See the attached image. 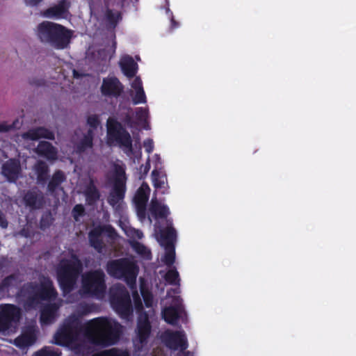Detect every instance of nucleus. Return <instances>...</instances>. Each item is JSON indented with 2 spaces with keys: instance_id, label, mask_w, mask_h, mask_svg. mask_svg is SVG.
Returning <instances> with one entry per match:
<instances>
[{
  "instance_id": "1",
  "label": "nucleus",
  "mask_w": 356,
  "mask_h": 356,
  "mask_svg": "<svg viewBox=\"0 0 356 356\" xmlns=\"http://www.w3.org/2000/svg\"><path fill=\"white\" fill-rule=\"evenodd\" d=\"M121 325L111 318L99 317L83 324L73 314L66 318L54 335V343L67 347L77 356H130L126 350L113 348L91 355L94 346L106 347L119 339Z\"/></svg>"
},
{
  "instance_id": "2",
  "label": "nucleus",
  "mask_w": 356,
  "mask_h": 356,
  "mask_svg": "<svg viewBox=\"0 0 356 356\" xmlns=\"http://www.w3.org/2000/svg\"><path fill=\"white\" fill-rule=\"evenodd\" d=\"M58 293L49 278H44L41 284L36 283L25 284L19 292L18 298L27 308L38 306L42 301H48L41 310L40 322L42 324L49 325L58 317V310L63 300H57Z\"/></svg>"
},
{
  "instance_id": "3",
  "label": "nucleus",
  "mask_w": 356,
  "mask_h": 356,
  "mask_svg": "<svg viewBox=\"0 0 356 356\" xmlns=\"http://www.w3.org/2000/svg\"><path fill=\"white\" fill-rule=\"evenodd\" d=\"M166 227H158L159 232V238L158 241L160 245L164 248L165 254L161 261L166 266L170 267L168 271L165 274L164 278L167 282L173 285H179V273L175 267H172V264L175 260V243L177 241V231L172 227V221L165 220Z\"/></svg>"
},
{
  "instance_id": "4",
  "label": "nucleus",
  "mask_w": 356,
  "mask_h": 356,
  "mask_svg": "<svg viewBox=\"0 0 356 356\" xmlns=\"http://www.w3.org/2000/svg\"><path fill=\"white\" fill-rule=\"evenodd\" d=\"M35 35L42 44L56 49H64L69 47L73 31L61 24L43 21L36 26Z\"/></svg>"
},
{
  "instance_id": "5",
  "label": "nucleus",
  "mask_w": 356,
  "mask_h": 356,
  "mask_svg": "<svg viewBox=\"0 0 356 356\" xmlns=\"http://www.w3.org/2000/svg\"><path fill=\"white\" fill-rule=\"evenodd\" d=\"M82 270V263L76 255H72L69 259H63L60 261L57 275L64 293H70L75 288Z\"/></svg>"
},
{
  "instance_id": "6",
  "label": "nucleus",
  "mask_w": 356,
  "mask_h": 356,
  "mask_svg": "<svg viewBox=\"0 0 356 356\" xmlns=\"http://www.w3.org/2000/svg\"><path fill=\"white\" fill-rule=\"evenodd\" d=\"M106 269L110 276L124 280L131 289L136 287L139 269L134 261L127 258L111 260Z\"/></svg>"
},
{
  "instance_id": "7",
  "label": "nucleus",
  "mask_w": 356,
  "mask_h": 356,
  "mask_svg": "<svg viewBox=\"0 0 356 356\" xmlns=\"http://www.w3.org/2000/svg\"><path fill=\"white\" fill-rule=\"evenodd\" d=\"M107 134L108 143L111 145H118L128 156L134 154L132 138L121 123L113 118H108Z\"/></svg>"
},
{
  "instance_id": "8",
  "label": "nucleus",
  "mask_w": 356,
  "mask_h": 356,
  "mask_svg": "<svg viewBox=\"0 0 356 356\" xmlns=\"http://www.w3.org/2000/svg\"><path fill=\"white\" fill-rule=\"evenodd\" d=\"M109 300L115 312L126 320L132 316L131 301L129 291L120 283L115 284L109 289Z\"/></svg>"
},
{
  "instance_id": "9",
  "label": "nucleus",
  "mask_w": 356,
  "mask_h": 356,
  "mask_svg": "<svg viewBox=\"0 0 356 356\" xmlns=\"http://www.w3.org/2000/svg\"><path fill=\"white\" fill-rule=\"evenodd\" d=\"M100 121L97 115H90L87 118V124L90 129L83 133L81 129H76L72 138L74 151L80 155L88 154L92 149L94 129L99 125Z\"/></svg>"
},
{
  "instance_id": "10",
  "label": "nucleus",
  "mask_w": 356,
  "mask_h": 356,
  "mask_svg": "<svg viewBox=\"0 0 356 356\" xmlns=\"http://www.w3.org/2000/svg\"><path fill=\"white\" fill-rule=\"evenodd\" d=\"M105 273L101 269L90 270L82 275V287L84 295L101 299L106 292Z\"/></svg>"
},
{
  "instance_id": "11",
  "label": "nucleus",
  "mask_w": 356,
  "mask_h": 356,
  "mask_svg": "<svg viewBox=\"0 0 356 356\" xmlns=\"http://www.w3.org/2000/svg\"><path fill=\"white\" fill-rule=\"evenodd\" d=\"M134 305L136 312L139 314V316L136 330V336L134 339V344L136 349L140 351L147 342V339L151 332V325L148 315L143 312V305L139 298L135 299Z\"/></svg>"
},
{
  "instance_id": "12",
  "label": "nucleus",
  "mask_w": 356,
  "mask_h": 356,
  "mask_svg": "<svg viewBox=\"0 0 356 356\" xmlns=\"http://www.w3.org/2000/svg\"><path fill=\"white\" fill-rule=\"evenodd\" d=\"M161 339L170 349H179L178 356H193L191 352L184 351L188 347V341L184 331L166 330L162 334Z\"/></svg>"
},
{
  "instance_id": "13",
  "label": "nucleus",
  "mask_w": 356,
  "mask_h": 356,
  "mask_svg": "<svg viewBox=\"0 0 356 356\" xmlns=\"http://www.w3.org/2000/svg\"><path fill=\"white\" fill-rule=\"evenodd\" d=\"M20 318L19 309L7 305L0 311V332H15Z\"/></svg>"
},
{
  "instance_id": "14",
  "label": "nucleus",
  "mask_w": 356,
  "mask_h": 356,
  "mask_svg": "<svg viewBox=\"0 0 356 356\" xmlns=\"http://www.w3.org/2000/svg\"><path fill=\"white\" fill-rule=\"evenodd\" d=\"M107 235L111 239L117 236L115 230L111 225L98 226L92 229L88 234L90 245L98 252H102L105 245L102 241V236Z\"/></svg>"
},
{
  "instance_id": "15",
  "label": "nucleus",
  "mask_w": 356,
  "mask_h": 356,
  "mask_svg": "<svg viewBox=\"0 0 356 356\" xmlns=\"http://www.w3.org/2000/svg\"><path fill=\"white\" fill-rule=\"evenodd\" d=\"M38 329L35 325L26 326L22 333L15 338L13 343L22 350H26L32 346L37 341Z\"/></svg>"
},
{
  "instance_id": "16",
  "label": "nucleus",
  "mask_w": 356,
  "mask_h": 356,
  "mask_svg": "<svg viewBox=\"0 0 356 356\" xmlns=\"http://www.w3.org/2000/svg\"><path fill=\"white\" fill-rule=\"evenodd\" d=\"M23 202L26 207H28L31 211L40 210L46 204V199L43 192L37 187H34L25 193Z\"/></svg>"
},
{
  "instance_id": "17",
  "label": "nucleus",
  "mask_w": 356,
  "mask_h": 356,
  "mask_svg": "<svg viewBox=\"0 0 356 356\" xmlns=\"http://www.w3.org/2000/svg\"><path fill=\"white\" fill-rule=\"evenodd\" d=\"M184 312L181 299L179 296H176L173 298L172 304L163 309L162 315L167 323L175 325L177 320L182 318Z\"/></svg>"
},
{
  "instance_id": "18",
  "label": "nucleus",
  "mask_w": 356,
  "mask_h": 356,
  "mask_svg": "<svg viewBox=\"0 0 356 356\" xmlns=\"http://www.w3.org/2000/svg\"><path fill=\"white\" fill-rule=\"evenodd\" d=\"M71 6L68 0H61L58 4L54 5L41 12V15L49 19H66L70 15L69 8Z\"/></svg>"
},
{
  "instance_id": "19",
  "label": "nucleus",
  "mask_w": 356,
  "mask_h": 356,
  "mask_svg": "<svg viewBox=\"0 0 356 356\" xmlns=\"http://www.w3.org/2000/svg\"><path fill=\"white\" fill-rule=\"evenodd\" d=\"M21 172L20 162L16 159H10L1 165V173L9 182H15Z\"/></svg>"
},
{
  "instance_id": "20",
  "label": "nucleus",
  "mask_w": 356,
  "mask_h": 356,
  "mask_svg": "<svg viewBox=\"0 0 356 356\" xmlns=\"http://www.w3.org/2000/svg\"><path fill=\"white\" fill-rule=\"evenodd\" d=\"M123 90V86L120 81L115 77L104 78L101 86L102 95L108 97H117L120 95Z\"/></svg>"
},
{
  "instance_id": "21",
  "label": "nucleus",
  "mask_w": 356,
  "mask_h": 356,
  "mask_svg": "<svg viewBox=\"0 0 356 356\" xmlns=\"http://www.w3.org/2000/svg\"><path fill=\"white\" fill-rule=\"evenodd\" d=\"M22 137L24 140H38L40 138L54 140V133L43 127H39L29 129L28 131L22 134Z\"/></svg>"
},
{
  "instance_id": "22",
  "label": "nucleus",
  "mask_w": 356,
  "mask_h": 356,
  "mask_svg": "<svg viewBox=\"0 0 356 356\" xmlns=\"http://www.w3.org/2000/svg\"><path fill=\"white\" fill-rule=\"evenodd\" d=\"M126 187H120L119 186L113 185L111 191L107 201L108 203L116 211L121 210V204L124 197Z\"/></svg>"
},
{
  "instance_id": "23",
  "label": "nucleus",
  "mask_w": 356,
  "mask_h": 356,
  "mask_svg": "<svg viewBox=\"0 0 356 356\" xmlns=\"http://www.w3.org/2000/svg\"><path fill=\"white\" fill-rule=\"evenodd\" d=\"M67 177L65 173L60 170H57L54 172L53 175L49 177L47 184V191L53 195L57 191H63V188L61 186L63 183L66 181Z\"/></svg>"
},
{
  "instance_id": "24",
  "label": "nucleus",
  "mask_w": 356,
  "mask_h": 356,
  "mask_svg": "<svg viewBox=\"0 0 356 356\" xmlns=\"http://www.w3.org/2000/svg\"><path fill=\"white\" fill-rule=\"evenodd\" d=\"M33 170L36 175L37 183L44 186L49 179V168L47 163L43 161H38L33 166Z\"/></svg>"
},
{
  "instance_id": "25",
  "label": "nucleus",
  "mask_w": 356,
  "mask_h": 356,
  "mask_svg": "<svg viewBox=\"0 0 356 356\" xmlns=\"http://www.w3.org/2000/svg\"><path fill=\"white\" fill-rule=\"evenodd\" d=\"M120 66L124 75L127 77L133 78L136 76L138 70V64L131 56L129 55L123 56L120 59Z\"/></svg>"
},
{
  "instance_id": "26",
  "label": "nucleus",
  "mask_w": 356,
  "mask_h": 356,
  "mask_svg": "<svg viewBox=\"0 0 356 356\" xmlns=\"http://www.w3.org/2000/svg\"><path fill=\"white\" fill-rule=\"evenodd\" d=\"M35 152L47 158L48 160L54 161L57 159L56 149L49 142L41 141L35 149Z\"/></svg>"
},
{
  "instance_id": "27",
  "label": "nucleus",
  "mask_w": 356,
  "mask_h": 356,
  "mask_svg": "<svg viewBox=\"0 0 356 356\" xmlns=\"http://www.w3.org/2000/svg\"><path fill=\"white\" fill-rule=\"evenodd\" d=\"M122 19L121 13L118 11H113L110 8H106L104 16V22L109 29H113L116 27L117 24Z\"/></svg>"
},
{
  "instance_id": "28",
  "label": "nucleus",
  "mask_w": 356,
  "mask_h": 356,
  "mask_svg": "<svg viewBox=\"0 0 356 356\" xmlns=\"http://www.w3.org/2000/svg\"><path fill=\"white\" fill-rule=\"evenodd\" d=\"M86 202L90 206H93L99 200L100 193L97 188L95 186L92 180H90L84 191Z\"/></svg>"
},
{
  "instance_id": "29",
  "label": "nucleus",
  "mask_w": 356,
  "mask_h": 356,
  "mask_svg": "<svg viewBox=\"0 0 356 356\" xmlns=\"http://www.w3.org/2000/svg\"><path fill=\"white\" fill-rule=\"evenodd\" d=\"M149 211L155 218H165L169 214L167 206L161 204L156 199L152 200Z\"/></svg>"
},
{
  "instance_id": "30",
  "label": "nucleus",
  "mask_w": 356,
  "mask_h": 356,
  "mask_svg": "<svg viewBox=\"0 0 356 356\" xmlns=\"http://www.w3.org/2000/svg\"><path fill=\"white\" fill-rule=\"evenodd\" d=\"M149 191L150 189L147 184L143 183L140 186L134 199L136 206H146Z\"/></svg>"
},
{
  "instance_id": "31",
  "label": "nucleus",
  "mask_w": 356,
  "mask_h": 356,
  "mask_svg": "<svg viewBox=\"0 0 356 356\" xmlns=\"http://www.w3.org/2000/svg\"><path fill=\"white\" fill-rule=\"evenodd\" d=\"M114 172L115 176L114 185L126 187L127 177L124 165L115 163L114 165Z\"/></svg>"
},
{
  "instance_id": "32",
  "label": "nucleus",
  "mask_w": 356,
  "mask_h": 356,
  "mask_svg": "<svg viewBox=\"0 0 356 356\" xmlns=\"http://www.w3.org/2000/svg\"><path fill=\"white\" fill-rule=\"evenodd\" d=\"M21 282L17 274H12L5 277L0 284V291H8L10 288L15 287Z\"/></svg>"
},
{
  "instance_id": "33",
  "label": "nucleus",
  "mask_w": 356,
  "mask_h": 356,
  "mask_svg": "<svg viewBox=\"0 0 356 356\" xmlns=\"http://www.w3.org/2000/svg\"><path fill=\"white\" fill-rule=\"evenodd\" d=\"M148 118V109L143 108H137L136 110V120L138 124L143 126L145 129H149L147 119Z\"/></svg>"
},
{
  "instance_id": "34",
  "label": "nucleus",
  "mask_w": 356,
  "mask_h": 356,
  "mask_svg": "<svg viewBox=\"0 0 356 356\" xmlns=\"http://www.w3.org/2000/svg\"><path fill=\"white\" fill-rule=\"evenodd\" d=\"M54 218L50 210L46 211L42 215L40 221V228L42 230H45L49 228L54 222Z\"/></svg>"
},
{
  "instance_id": "35",
  "label": "nucleus",
  "mask_w": 356,
  "mask_h": 356,
  "mask_svg": "<svg viewBox=\"0 0 356 356\" xmlns=\"http://www.w3.org/2000/svg\"><path fill=\"white\" fill-rule=\"evenodd\" d=\"M131 246L134 248V250L136 251L137 253L143 256L144 258L147 259H151L150 250L140 243L137 241H133Z\"/></svg>"
},
{
  "instance_id": "36",
  "label": "nucleus",
  "mask_w": 356,
  "mask_h": 356,
  "mask_svg": "<svg viewBox=\"0 0 356 356\" xmlns=\"http://www.w3.org/2000/svg\"><path fill=\"white\" fill-rule=\"evenodd\" d=\"M61 351L59 348L51 346H46L35 353V356H60Z\"/></svg>"
},
{
  "instance_id": "37",
  "label": "nucleus",
  "mask_w": 356,
  "mask_h": 356,
  "mask_svg": "<svg viewBox=\"0 0 356 356\" xmlns=\"http://www.w3.org/2000/svg\"><path fill=\"white\" fill-rule=\"evenodd\" d=\"M130 95L132 97V101L134 104L146 102V96L143 88L136 89L135 90H131Z\"/></svg>"
},
{
  "instance_id": "38",
  "label": "nucleus",
  "mask_w": 356,
  "mask_h": 356,
  "mask_svg": "<svg viewBox=\"0 0 356 356\" xmlns=\"http://www.w3.org/2000/svg\"><path fill=\"white\" fill-rule=\"evenodd\" d=\"M154 185L156 188H165L166 184V178L165 176H159L156 170H153L152 172Z\"/></svg>"
},
{
  "instance_id": "39",
  "label": "nucleus",
  "mask_w": 356,
  "mask_h": 356,
  "mask_svg": "<svg viewBox=\"0 0 356 356\" xmlns=\"http://www.w3.org/2000/svg\"><path fill=\"white\" fill-rule=\"evenodd\" d=\"M85 214V208L81 204H76L72 210V216L76 222H79L80 218L84 216Z\"/></svg>"
},
{
  "instance_id": "40",
  "label": "nucleus",
  "mask_w": 356,
  "mask_h": 356,
  "mask_svg": "<svg viewBox=\"0 0 356 356\" xmlns=\"http://www.w3.org/2000/svg\"><path fill=\"white\" fill-rule=\"evenodd\" d=\"M124 232L127 236L134 240L140 239L143 236V234L140 230L136 229L133 227H127L124 229Z\"/></svg>"
},
{
  "instance_id": "41",
  "label": "nucleus",
  "mask_w": 356,
  "mask_h": 356,
  "mask_svg": "<svg viewBox=\"0 0 356 356\" xmlns=\"http://www.w3.org/2000/svg\"><path fill=\"white\" fill-rule=\"evenodd\" d=\"M18 120H15L12 124L2 122L0 124V133H7L17 127Z\"/></svg>"
},
{
  "instance_id": "42",
  "label": "nucleus",
  "mask_w": 356,
  "mask_h": 356,
  "mask_svg": "<svg viewBox=\"0 0 356 356\" xmlns=\"http://www.w3.org/2000/svg\"><path fill=\"white\" fill-rule=\"evenodd\" d=\"M141 293L145 304V306L148 308L152 307L153 303V296L148 291H145L143 289L141 290Z\"/></svg>"
},
{
  "instance_id": "43",
  "label": "nucleus",
  "mask_w": 356,
  "mask_h": 356,
  "mask_svg": "<svg viewBox=\"0 0 356 356\" xmlns=\"http://www.w3.org/2000/svg\"><path fill=\"white\" fill-rule=\"evenodd\" d=\"M134 113L131 108H129L127 111V113L125 114V116L124 118V120L125 123L129 126V127H134V120L133 119Z\"/></svg>"
},
{
  "instance_id": "44",
  "label": "nucleus",
  "mask_w": 356,
  "mask_h": 356,
  "mask_svg": "<svg viewBox=\"0 0 356 356\" xmlns=\"http://www.w3.org/2000/svg\"><path fill=\"white\" fill-rule=\"evenodd\" d=\"M137 214L140 220L145 218L146 206H136Z\"/></svg>"
},
{
  "instance_id": "45",
  "label": "nucleus",
  "mask_w": 356,
  "mask_h": 356,
  "mask_svg": "<svg viewBox=\"0 0 356 356\" xmlns=\"http://www.w3.org/2000/svg\"><path fill=\"white\" fill-rule=\"evenodd\" d=\"M143 146L148 153H151L154 148L153 140L150 138L145 140L143 143Z\"/></svg>"
},
{
  "instance_id": "46",
  "label": "nucleus",
  "mask_w": 356,
  "mask_h": 356,
  "mask_svg": "<svg viewBox=\"0 0 356 356\" xmlns=\"http://www.w3.org/2000/svg\"><path fill=\"white\" fill-rule=\"evenodd\" d=\"M131 88L134 90L143 88L142 81L140 77L136 76L131 83Z\"/></svg>"
},
{
  "instance_id": "47",
  "label": "nucleus",
  "mask_w": 356,
  "mask_h": 356,
  "mask_svg": "<svg viewBox=\"0 0 356 356\" xmlns=\"http://www.w3.org/2000/svg\"><path fill=\"white\" fill-rule=\"evenodd\" d=\"M44 0H24V3L31 7L38 6Z\"/></svg>"
},
{
  "instance_id": "48",
  "label": "nucleus",
  "mask_w": 356,
  "mask_h": 356,
  "mask_svg": "<svg viewBox=\"0 0 356 356\" xmlns=\"http://www.w3.org/2000/svg\"><path fill=\"white\" fill-rule=\"evenodd\" d=\"M0 226L2 228H6L8 227V221L6 219L4 213L0 210Z\"/></svg>"
},
{
  "instance_id": "49",
  "label": "nucleus",
  "mask_w": 356,
  "mask_h": 356,
  "mask_svg": "<svg viewBox=\"0 0 356 356\" xmlns=\"http://www.w3.org/2000/svg\"><path fill=\"white\" fill-rule=\"evenodd\" d=\"M79 307L82 309L81 313L83 315L87 314L91 312L90 306L87 304H81Z\"/></svg>"
},
{
  "instance_id": "50",
  "label": "nucleus",
  "mask_w": 356,
  "mask_h": 356,
  "mask_svg": "<svg viewBox=\"0 0 356 356\" xmlns=\"http://www.w3.org/2000/svg\"><path fill=\"white\" fill-rule=\"evenodd\" d=\"M149 168H150V163H149V160L148 159V161H147L145 165H142L140 166V171H143L145 175H147Z\"/></svg>"
},
{
  "instance_id": "51",
  "label": "nucleus",
  "mask_w": 356,
  "mask_h": 356,
  "mask_svg": "<svg viewBox=\"0 0 356 356\" xmlns=\"http://www.w3.org/2000/svg\"><path fill=\"white\" fill-rule=\"evenodd\" d=\"M98 54L100 56H102L103 59H106L107 57L108 56V51L105 49H99L98 51Z\"/></svg>"
},
{
  "instance_id": "52",
  "label": "nucleus",
  "mask_w": 356,
  "mask_h": 356,
  "mask_svg": "<svg viewBox=\"0 0 356 356\" xmlns=\"http://www.w3.org/2000/svg\"><path fill=\"white\" fill-rule=\"evenodd\" d=\"M86 74L82 73V72H80L76 70H73V76L74 78L75 79H80V78H82L83 76H85Z\"/></svg>"
},
{
  "instance_id": "53",
  "label": "nucleus",
  "mask_w": 356,
  "mask_h": 356,
  "mask_svg": "<svg viewBox=\"0 0 356 356\" xmlns=\"http://www.w3.org/2000/svg\"><path fill=\"white\" fill-rule=\"evenodd\" d=\"M171 23H172V26L173 28L176 27L178 25V23L174 19L173 17L171 19Z\"/></svg>"
},
{
  "instance_id": "54",
  "label": "nucleus",
  "mask_w": 356,
  "mask_h": 356,
  "mask_svg": "<svg viewBox=\"0 0 356 356\" xmlns=\"http://www.w3.org/2000/svg\"><path fill=\"white\" fill-rule=\"evenodd\" d=\"M136 1H138V0H136Z\"/></svg>"
}]
</instances>
